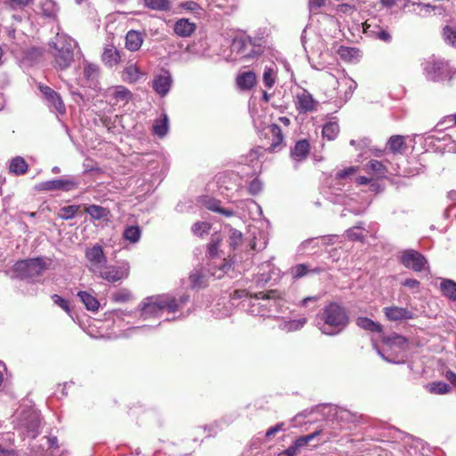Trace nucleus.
<instances>
[{
    "label": "nucleus",
    "mask_w": 456,
    "mask_h": 456,
    "mask_svg": "<svg viewBox=\"0 0 456 456\" xmlns=\"http://www.w3.org/2000/svg\"><path fill=\"white\" fill-rule=\"evenodd\" d=\"M205 206L208 209L214 211V212L223 214L225 216H231L233 214V212L232 210L221 208L220 201H218L215 199H208L206 201Z\"/></svg>",
    "instance_id": "a18cd8bd"
},
{
    "label": "nucleus",
    "mask_w": 456,
    "mask_h": 456,
    "mask_svg": "<svg viewBox=\"0 0 456 456\" xmlns=\"http://www.w3.org/2000/svg\"><path fill=\"white\" fill-rule=\"evenodd\" d=\"M132 295L131 292L126 289H119L114 292L111 296L112 299L118 303H124L130 300Z\"/></svg>",
    "instance_id": "5fc2aeb1"
},
{
    "label": "nucleus",
    "mask_w": 456,
    "mask_h": 456,
    "mask_svg": "<svg viewBox=\"0 0 456 456\" xmlns=\"http://www.w3.org/2000/svg\"><path fill=\"white\" fill-rule=\"evenodd\" d=\"M295 104L299 112L306 113L315 110L317 102L308 91L303 89L297 94Z\"/></svg>",
    "instance_id": "2eb2a0df"
},
{
    "label": "nucleus",
    "mask_w": 456,
    "mask_h": 456,
    "mask_svg": "<svg viewBox=\"0 0 456 456\" xmlns=\"http://www.w3.org/2000/svg\"><path fill=\"white\" fill-rule=\"evenodd\" d=\"M427 390L434 395H446L451 392V387L443 381H436L428 384Z\"/></svg>",
    "instance_id": "e433bc0d"
},
{
    "label": "nucleus",
    "mask_w": 456,
    "mask_h": 456,
    "mask_svg": "<svg viewBox=\"0 0 456 456\" xmlns=\"http://www.w3.org/2000/svg\"><path fill=\"white\" fill-rule=\"evenodd\" d=\"M268 134L272 136V142L269 147L271 151H275L283 142V135L281 127L276 124L268 126Z\"/></svg>",
    "instance_id": "b1692460"
},
{
    "label": "nucleus",
    "mask_w": 456,
    "mask_h": 456,
    "mask_svg": "<svg viewBox=\"0 0 456 456\" xmlns=\"http://www.w3.org/2000/svg\"><path fill=\"white\" fill-rule=\"evenodd\" d=\"M143 43V36L137 30L131 29L126 35L125 46L131 52L138 51Z\"/></svg>",
    "instance_id": "6ab92c4d"
},
{
    "label": "nucleus",
    "mask_w": 456,
    "mask_h": 456,
    "mask_svg": "<svg viewBox=\"0 0 456 456\" xmlns=\"http://www.w3.org/2000/svg\"><path fill=\"white\" fill-rule=\"evenodd\" d=\"M401 263L408 269L421 272L428 264L425 256L414 249H406L402 252Z\"/></svg>",
    "instance_id": "0eeeda50"
},
{
    "label": "nucleus",
    "mask_w": 456,
    "mask_h": 456,
    "mask_svg": "<svg viewBox=\"0 0 456 456\" xmlns=\"http://www.w3.org/2000/svg\"><path fill=\"white\" fill-rule=\"evenodd\" d=\"M77 297L80 298L81 302L84 304L86 308L88 311L96 312L99 309L100 303L92 294L86 291H79L77 293Z\"/></svg>",
    "instance_id": "a878e982"
},
{
    "label": "nucleus",
    "mask_w": 456,
    "mask_h": 456,
    "mask_svg": "<svg viewBox=\"0 0 456 456\" xmlns=\"http://www.w3.org/2000/svg\"><path fill=\"white\" fill-rule=\"evenodd\" d=\"M248 46H252L251 39L246 37H241L234 39L232 44L233 49L236 50L239 54H240L241 58L245 59L253 57L255 53L253 48H251L250 52L247 53L246 48Z\"/></svg>",
    "instance_id": "412c9836"
},
{
    "label": "nucleus",
    "mask_w": 456,
    "mask_h": 456,
    "mask_svg": "<svg viewBox=\"0 0 456 456\" xmlns=\"http://www.w3.org/2000/svg\"><path fill=\"white\" fill-rule=\"evenodd\" d=\"M383 344L388 347L389 350H397L395 357L385 355L380 350H377L378 354L387 362L391 363H403L404 354L408 348V340L403 336L398 334H392L382 338Z\"/></svg>",
    "instance_id": "39448f33"
},
{
    "label": "nucleus",
    "mask_w": 456,
    "mask_h": 456,
    "mask_svg": "<svg viewBox=\"0 0 456 456\" xmlns=\"http://www.w3.org/2000/svg\"><path fill=\"white\" fill-rule=\"evenodd\" d=\"M47 105L52 111H55L60 115L66 113L65 104L58 93L54 95V97L47 101Z\"/></svg>",
    "instance_id": "f704fd0d"
},
{
    "label": "nucleus",
    "mask_w": 456,
    "mask_h": 456,
    "mask_svg": "<svg viewBox=\"0 0 456 456\" xmlns=\"http://www.w3.org/2000/svg\"><path fill=\"white\" fill-rule=\"evenodd\" d=\"M78 186V181L74 177H65L43 182L37 185L41 191H69Z\"/></svg>",
    "instance_id": "6e6552de"
},
{
    "label": "nucleus",
    "mask_w": 456,
    "mask_h": 456,
    "mask_svg": "<svg viewBox=\"0 0 456 456\" xmlns=\"http://www.w3.org/2000/svg\"><path fill=\"white\" fill-rule=\"evenodd\" d=\"M387 145L393 153H401L406 149L405 138L402 135H393L388 140Z\"/></svg>",
    "instance_id": "2f4dec72"
},
{
    "label": "nucleus",
    "mask_w": 456,
    "mask_h": 456,
    "mask_svg": "<svg viewBox=\"0 0 456 456\" xmlns=\"http://www.w3.org/2000/svg\"><path fill=\"white\" fill-rule=\"evenodd\" d=\"M21 426L26 429L28 436L37 437L40 427L39 414L36 411H28L21 419Z\"/></svg>",
    "instance_id": "4468645a"
},
{
    "label": "nucleus",
    "mask_w": 456,
    "mask_h": 456,
    "mask_svg": "<svg viewBox=\"0 0 456 456\" xmlns=\"http://www.w3.org/2000/svg\"><path fill=\"white\" fill-rule=\"evenodd\" d=\"M238 86L242 90H249L256 84V76L253 71H246L238 75Z\"/></svg>",
    "instance_id": "5701e85b"
},
{
    "label": "nucleus",
    "mask_w": 456,
    "mask_h": 456,
    "mask_svg": "<svg viewBox=\"0 0 456 456\" xmlns=\"http://www.w3.org/2000/svg\"><path fill=\"white\" fill-rule=\"evenodd\" d=\"M411 6L412 9H409L407 12L419 17H426L435 10V7L429 4L416 3Z\"/></svg>",
    "instance_id": "c9c22d12"
},
{
    "label": "nucleus",
    "mask_w": 456,
    "mask_h": 456,
    "mask_svg": "<svg viewBox=\"0 0 456 456\" xmlns=\"http://www.w3.org/2000/svg\"><path fill=\"white\" fill-rule=\"evenodd\" d=\"M263 81L266 87L271 88L275 83V70L273 67H265L263 74Z\"/></svg>",
    "instance_id": "8fccbe9b"
},
{
    "label": "nucleus",
    "mask_w": 456,
    "mask_h": 456,
    "mask_svg": "<svg viewBox=\"0 0 456 456\" xmlns=\"http://www.w3.org/2000/svg\"><path fill=\"white\" fill-rule=\"evenodd\" d=\"M39 90L43 94L46 102L49 99L54 97V95L57 94V92H55L54 90H53L51 87H49L47 86H39Z\"/></svg>",
    "instance_id": "e2e57ef3"
},
{
    "label": "nucleus",
    "mask_w": 456,
    "mask_h": 456,
    "mask_svg": "<svg viewBox=\"0 0 456 456\" xmlns=\"http://www.w3.org/2000/svg\"><path fill=\"white\" fill-rule=\"evenodd\" d=\"M424 70L427 79L433 82L442 81L447 74V64L441 60H436L428 63Z\"/></svg>",
    "instance_id": "9b49d317"
},
{
    "label": "nucleus",
    "mask_w": 456,
    "mask_h": 456,
    "mask_svg": "<svg viewBox=\"0 0 456 456\" xmlns=\"http://www.w3.org/2000/svg\"><path fill=\"white\" fill-rule=\"evenodd\" d=\"M366 170L377 176H385L387 173L386 166L382 162L376 159H371L369 161V163L366 165Z\"/></svg>",
    "instance_id": "72a5a7b5"
},
{
    "label": "nucleus",
    "mask_w": 456,
    "mask_h": 456,
    "mask_svg": "<svg viewBox=\"0 0 456 456\" xmlns=\"http://www.w3.org/2000/svg\"><path fill=\"white\" fill-rule=\"evenodd\" d=\"M444 378L454 387H456V373L451 370H448L444 373Z\"/></svg>",
    "instance_id": "774afa93"
},
{
    "label": "nucleus",
    "mask_w": 456,
    "mask_h": 456,
    "mask_svg": "<svg viewBox=\"0 0 456 456\" xmlns=\"http://www.w3.org/2000/svg\"><path fill=\"white\" fill-rule=\"evenodd\" d=\"M86 257L89 262L90 270L95 274L107 264L103 249L100 245H95L86 251Z\"/></svg>",
    "instance_id": "9d476101"
},
{
    "label": "nucleus",
    "mask_w": 456,
    "mask_h": 456,
    "mask_svg": "<svg viewBox=\"0 0 456 456\" xmlns=\"http://www.w3.org/2000/svg\"><path fill=\"white\" fill-rule=\"evenodd\" d=\"M50 45L54 49L53 57L57 67L63 70L70 67L77 43L67 35L57 34Z\"/></svg>",
    "instance_id": "7ed1b4c3"
},
{
    "label": "nucleus",
    "mask_w": 456,
    "mask_h": 456,
    "mask_svg": "<svg viewBox=\"0 0 456 456\" xmlns=\"http://www.w3.org/2000/svg\"><path fill=\"white\" fill-rule=\"evenodd\" d=\"M283 427H284L283 423H279L273 427H271L267 429L265 436L267 437H271V436H274L277 432L283 430Z\"/></svg>",
    "instance_id": "338daca9"
},
{
    "label": "nucleus",
    "mask_w": 456,
    "mask_h": 456,
    "mask_svg": "<svg viewBox=\"0 0 456 456\" xmlns=\"http://www.w3.org/2000/svg\"><path fill=\"white\" fill-rule=\"evenodd\" d=\"M142 75V73L140 72L136 65L129 64L124 69L122 72V78L125 82L135 83L139 80Z\"/></svg>",
    "instance_id": "cd10ccee"
},
{
    "label": "nucleus",
    "mask_w": 456,
    "mask_h": 456,
    "mask_svg": "<svg viewBox=\"0 0 456 456\" xmlns=\"http://www.w3.org/2000/svg\"><path fill=\"white\" fill-rule=\"evenodd\" d=\"M362 224V223H360L356 226L348 229L346 231V236L348 237V239H350L351 240H362L363 235L362 234V232H359L360 230L363 229Z\"/></svg>",
    "instance_id": "864d4df0"
},
{
    "label": "nucleus",
    "mask_w": 456,
    "mask_h": 456,
    "mask_svg": "<svg viewBox=\"0 0 456 456\" xmlns=\"http://www.w3.org/2000/svg\"><path fill=\"white\" fill-rule=\"evenodd\" d=\"M46 269V264L42 257L28 258L16 262L13 273L20 279L36 281Z\"/></svg>",
    "instance_id": "20e7f679"
},
{
    "label": "nucleus",
    "mask_w": 456,
    "mask_h": 456,
    "mask_svg": "<svg viewBox=\"0 0 456 456\" xmlns=\"http://www.w3.org/2000/svg\"><path fill=\"white\" fill-rule=\"evenodd\" d=\"M356 170H357L356 167H349L347 168H345L343 170L338 171L336 174V177L338 178V179H344L346 177H348V176L353 175L354 174H355Z\"/></svg>",
    "instance_id": "680f3d73"
},
{
    "label": "nucleus",
    "mask_w": 456,
    "mask_h": 456,
    "mask_svg": "<svg viewBox=\"0 0 456 456\" xmlns=\"http://www.w3.org/2000/svg\"><path fill=\"white\" fill-rule=\"evenodd\" d=\"M251 298L256 300L261 299L262 302L258 303L257 305H252L251 313L260 315H272V314L277 312V308L280 305L277 299L280 297L277 290H269L267 292H258L254 295H250Z\"/></svg>",
    "instance_id": "423d86ee"
},
{
    "label": "nucleus",
    "mask_w": 456,
    "mask_h": 456,
    "mask_svg": "<svg viewBox=\"0 0 456 456\" xmlns=\"http://www.w3.org/2000/svg\"><path fill=\"white\" fill-rule=\"evenodd\" d=\"M52 300L55 305L62 308L67 314H70V307L69 302L66 299L62 298L57 294H53L52 296Z\"/></svg>",
    "instance_id": "052dcab7"
},
{
    "label": "nucleus",
    "mask_w": 456,
    "mask_h": 456,
    "mask_svg": "<svg viewBox=\"0 0 456 456\" xmlns=\"http://www.w3.org/2000/svg\"><path fill=\"white\" fill-rule=\"evenodd\" d=\"M141 235L142 231L137 225H129L124 230L123 232L124 239L131 243H136L139 241Z\"/></svg>",
    "instance_id": "4c0bfd02"
},
{
    "label": "nucleus",
    "mask_w": 456,
    "mask_h": 456,
    "mask_svg": "<svg viewBox=\"0 0 456 456\" xmlns=\"http://www.w3.org/2000/svg\"><path fill=\"white\" fill-rule=\"evenodd\" d=\"M305 322H306L305 318H302V319H298V320L284 321L280 323L279 328L281 330L290 332V331H295V330H300L301 328L304 327Z\"/></svg>",
    "instance_id": "473e14b6"
},
{
    "label": "nucleus",
    "mask_w": 456,
    "mask_h": 456,
    "mask_svg": "<svg viewBox=\"0 0 456 456\" xmlns=\"http://www.w3.org/2000/svg\"><path fill=\"white\" fill-rule=\"evenodd\" d=\"M31 0H5V4L12 10H23Z\"/></svg>",
    "instance_id": "bf43d9fd"
},
{
    "label": "nucleus",
    "mask_w": 456,
    "mask_h": 456,
    "mask_svg": "<svg viewBox=\"0 0 456 456\" xmlns=\"http://www.w3.org/2000/svg\"><path fill=\"white\" fill-rule=\"evenodd\" d=\"M444 296L456 301V282L452 280L444 279L440 285Z\"/></svg>",
    "instance_id": "c756f323"
},
{
    "label": "nucleus",
    "mask_w": 456,
    "mask_h": 456,
    "mask_svg": "<svg viewBox=\"0 0 456 456\" xmlns=\"http://www.w3.org/2000/svg\"><path fill=\"white\" fill-rule=\"evenodd\" d=\"M248 190L251 194H256L262 190V183L259 180L254 179L249 183Z\"/></svg>",
    "instance_id": "69168bd1"
},
{
    "label": "nucleus",
    "mask_w": 456,
    "mask_h": 456,
    "mask_svg": "<svg viewBox=\"0 0 456 456\" xmlns=\"http://www.w3.org/2000/svg\"><path fill=\"white\" fill-rule=\"evenodd\" d=\"M230 246L232 248H236L242 241V233L240 231L232 229L229 235Z\"/></svg>",
    "instance_id": "4d7b16f0"
},
{
    "label": "nucleus",
    "mask_w": 456,
    "mask_h": 456,
    "mask_svg": "<svg viewBox=\"0 0 456 456\" xmlns=\"http://www.w3.org/2000/svg\"><path fill=\"white\" fill-rule=\"evenodd\" d=\"M322 271L320 267L309 269V266L305 264H297L290 268V274L293 279H300L309 273H320Z\"/></svg>",
    "instance_id": "393cba45"
},
{
    "label": "nucleus",
    "mask_w": 456,
    "mask_h": 456,
    "mask_svg": "<svg viewBox=\"0 0 456 456\" xmlns=\"http://www.w3.org/2000/svg\"><path fill=\"white\" fill-rule=\"evenodd\" d=\"M335 418L342 422H354L357 420V415L350 411L339 408L335 412Z\"/></svg>",
    "instance_id": "09e8293b"
},
{
    "label": "nucleus",
    "mask_w": 456,
    "mask_h": 456,
    "mask_svg": "<svg viewBox=\"0 0 456 456\" xmlns=\"http://www.w3.org/2000/svg\"><path fill=\"white\" fill-rule=\"evenodd\" d=\"M335 82L338 85L337 97L341 103L346 102L356 88V83L348 77H343L339 80H335Z\"/></svg>",
    "instance_id": "dca6fc26"
},
{
    "label": "nucleus",
    "mask_w": 456,
    "mask_h": 456,
    "mask_svg": "<svg viewBox=\"0 0 456 456\" xmlns=\"http://www.w3.org/2000/svg\"><path fill=\"white\" fill-rule=\"evenodd\" d=\"M28 166L25 159L22 157H15L13 158L9 166V170L11 173L16 175H21L27 173Z\"/></svg>",
    "instance_id": "bb28decb"
},
{
    "label": "nucleus",
    "mask_w": 456,
    "mask_h": 456,
    "mask_svg": "<svg viewBox=\"0 0 456 456\" xmlns=\"http://www.w3.org/2000/svg\"><path fill=\"white\" fill-rule=\"evenodd\" d=\"M320 433H321V431H316L310 435L300 436L294 442V444L299 450L300 448L305 446L310 441H312L314 437H316Z\"/></svg>",
    "instance_id": "13d9d810"
},
{
    "label": "nucleus",
    "mask_w": 456,
    "mask_h": 456,
    "mask_svg": "<svg viewBox=\"0 0 456 456\" xmlns=\"http://www.w3.org/2000/svg\"><path fill=\"white\" fill-rule=\"evenodd\" d=\"M102 61L106 66L112 68L120 62V52L114 45H106L102 54Z\"/></svg>",
    "instance_id": "a211bd4d"
},
{
    "label": "nucleus",
    "mask_w": 456,
    "mask_h": 456,
    "mask_svg": "<svg viewBox=\"0 0 456 456\" xmlns=\"http://www.w3.org/2000/svg\"><path fill=\"white\" fill-rule=\"evenodd\" d=\"M456 125V114L444 118L437 125V130H444Z\"/></svg>",
    "instance_id": "6e6d98bb"
},
{
    "label": "nucleus",
    "mask_w": 456,
    "mask_h": 456,
    "mask_svg": "<svg viewBox=\"0 0 456 456\" xmlns=\"http://www.w3.org/2000/svg\"><path fill=\"white\" fill-rule=\"evenodd\" d=\"M109 95L115 100V104H126L132 98V93L123 86H118L109 90Z\"/></svg>",
    "instance_id": "aec40b11"
},
{
    "label": "nucleus",
    "mask_w": 456,
    "mask_h": 456,
    "mask_svg": "<svg viewBox=\"0 0 456 456\" xmlns=\"http://www.w3.org/2000/svg\"><path fill=\"white\" fill-rule=\"evenodd\" d=\"M86 212L94 220H102L106 218L110 215V210L99 205H89L86 208Z\"/></svg>",
    "instance_id": "c85d7f7f"
},
{
    "label": "nucleus",
    "mask_w": 456,
    "mask_h": 456,
    "mask_svg": "<svg viewBox=\"0 0 456 456\" xmlns=\"http://www.w3.org/2000/svg\"><path fill=\"white\" fill-rule=\"evenodd\" d=\"M196 24L191 22L188 19L182 18L175 21L174 32L181 37H188L196 30Z\"/></svg>",
    "instance_id": "f3484780"
},
{
    "label": "nucleus",
    "mask_w": 456,
    "mask_h": 456,
    "mask_svg": "<svg viewBox=\"0 0 456 456\" xmlns=\"http://www.w3.org/2000/svg\"><path fill=\"white\" fill-rule=\"evenodd\" d=\"M383 313L386 318L390 322L412 320L415 316L413 312L409 308L395 305L384 307Z\"/></svg>",
    "instance_id": "f8f14e48"
},
{
    "label": "nucleus",
    "mask_w": 456,
    "mask_h": 456,
    "mask_svg": "<svg viewBox=\"0 0 456 456\" xmlns=\"http://www.w3.org/2000/svg\"><path fill=\"white\" fill-rule=\"evenodd\" d=\"M339 133V126L337 122H329L322 128V135L328 140H334Z\"/></svg>",
    "instance_id": "c03bdc74"
},
{
    "label": "nucleus",
    "mask_w": 456,
    "mask_h": 456,
    "mask_svg": "<svg viewBox=\"0 0 456 456\" xmlns=\"http://www.w3.org/2000/svg\"><path fill=\"white\" fill-rule=\"evenodd\" d=\"M168 131V118L166 114L162 115L161 118L155 121L153 125V133L159 137H163Z\"/></svg>",
    "instance_id": "ea45409f"
},
{
    "label": "nucleus",
    "mask_w": 456,
    "mask_h": 456,
    "mask_svg": "<svg viewBox=\"0 0 456 456\" xmlns=\"http://www.w3.org/2000/svg\"><path fill=\"white\" fill-rule=\"evenodd\" d=\"M80 208L79 205H69L60 209L59 217L62 220H69L76 216Z\"/></svg>",
    "instance_id": "49530a36"
},
{
    "label": "nucleus",
    "mask_w": 456,
    "mask_h": 456,
    "mask_svg": "<svg viewBox=\"0 0 456 456\" xmlns=\"http://www.w3.org/2000/svg\"><path fill=\"white\" fill-rule=\"evenodd\" d=\"M179 307L177 300L169 295H158L145 298L142 303L141 315L145 320L159 317L165 310L174 313Z\"/></svg>",
    "instance_id": "f03ea898"
},
{
    "label": "nucleus",
    "mask_w": 456,
    "mask_h": 456,
    "mask_svg": "<svg viewBox=\"0 0 456 456\" xmlns=\"http://www.w3.org/2000/svg\"><path fill=\"white\" fill-rule=\"evenodd\" d=\"M172 77L168 70H162L159 74L156 75L152 80V88L160 96H165L168 94L172 85Z\"/></svg>",
    "instance_id": "ddd939ff"
},
{
    "label": "nucleus",
    "mask_w": 456,
    "mask_h": 456,
    "mask_svg": "<svg viewBox=\"0 0 456 456\" xmlns=\"http://www.w3.org/2000/svg\"><path fill=\"white\" fill-rule=\"evenodd\" d=\"M326 0H308V8L310 12L316 11L324 6Z\"/></svg>",
    "instance_id": "0e129e2a"
},
{
    "label": "nucleus",
    "mask_w": 456,
    "mask_h": 456,
    "mask_svg": "<svg viewBox=\"0 0 456 456\" xmlns=\"http://www.w3.org/2000/svg\"><path fill=\"white\" fill-rule=\"evenodd\" d=\"M221 237L219 234H214L211 237L210 242L208 245V256L210 258L218 256V248L221 243Z\"/></svg>",
    "instance_id": "de8ad7c7"
},
{
    "label": "nucleus",
    "mask_w": 456,
    "mask_h": 456,
    "mask_svg": "<svg viewBox=\"0 0 456 456\" xmlns=\"http://www.w3.org/2000/svg\"><path fill=\"white\" fill-rule=\"evenodd\" d=\"M100 74L99 66L94 63L86 62L84 66V77L86 80L94 81L97 79Z\"/></svg>",
    "instance_id": "37998d69"
},
{
    "label": "nucleus",
    "mask_w": 456,
    "mask_h": 456,
    "mask_svg": "<svg viewBox=\"0 0 456 456\" xmlns=\"http://www.w3.org/2000/svg\"><path fill=\"white\" fill-rule=\"evenodd\" d=\"M310 144L307 140H300L296 142L294 149L291 151V158L296 161L305 159L309 154Z\"/></svg>",
    "instance_id": "4be33fe9"
},
{
    "label": "nucleus",
    "mask_w": 456,
    "mask_h": 456,
    "mask_svg": "<svg viewBox=\"0 0 456 456\" xmlns=\"http://www.w3.org/2000/svg\"><path fill=\"white\" fill-rule=\"evenodd\" d=\"M192 288H202L206 285L205 275L201 269H194L189 277Z\"/></svg>",
    "instance_id": "a19ab883"
},
{
    "label": "nucleus",
    "mask_w": 456,
    "mask_h": 456,
    "mask_svg": "<svg viewBox=\"0 0 456 456\" xmlns=\"http://www.w3.org/2000/svg\"><path fill=\"white\" fill-rule=\"evenodd\" d=\"M95 274L109 282H116L128 277L129 267L125 265L115 266L105 265L101 268V271L97 272Z\"/></svg>",
    "instance_id": "1a4fd4ad"
},
{
    "label": "nucleus",
    "mask_w": 456,
    "mask_h": 456,
    "mask_svg": "<svg viewBox=\"0 0 456 456\" xmlns=\"http://www.w3.org/2000/svg\"><path fill=\"white\" fill-rule=\"evenodd\" d=\"M40 8L46 17H55L59 11L57 4L53 0H41Z\"/></svg>",
    "instance_id": "58836bf2"
},
{
    "label": "nucleus",
    "mask_w": 456,
    "mask_h": 456,
    "mask_svg": "<svg viewBox=\"0 0 456 456\" xmlns=\"http://www.w3.org/2000/svg\"><path fill=\"white\" fill-rule=\"evenodd\" d=\"M144 5L154 11H168L171 8L169 0H144Z\"/></svg>",
    "instance_id": "79ce46f5"
},
{
    "label": "nucleus",
    "mask_w": 456,
    "mask_h": 456,
    "mask_svg": "<svg viewBox=\"0 0 456 456\" xmlns=\"http://www.w3.org/2000/svg\"><path fill=\"white\" fill-rule=\"evenodd\" d=\"M356 324L365 330L371 332H379L380 333L382 331V325L379 322H375L370 318L367 317H359L356 320Z\"/></svg>",
    "instance_id": "7c9ffc66"
},
{
    "label": "nucleus",
    "mask_w": 456,
    "mask_h": 456,
    "mask_svg": "<svg viewBox=\"0 0 456 456\" xmlns=\"http://www.w3.org/2000/svg\"><path fill=\"white\" fill-rule=\"evenodd\" d=\"M211 225L206 222H198L192 226V232L200 237L209 232Z\"/></svg>",
    "instance_id": "603ef678"
},
{
    "label": "nucleus",
    "mask_w": 456,
    "mask_h": 456,
    "mask_svg": "<svg viewBox=\"0 0 456 456\" xmlns=\"http://www.w3.org/2000/svg\"><path fill=\"white\" fill-rule=\"evenodd\" d=\"M443 37L446 43L456 47V29L445 26L443 29Z\"/></svg>",
    "instance_id": "3c124183"
},
{
    "label": "nucleus",
    "mask_w": 456,
    "mask_h": 456,
    "mask_svg": "<svg viewBox=\"0 0 456 456\" xmlns=\"http://www.w3.org/2000/svg\"><path fill=\"white\" fill-rule=\"evenodd\" d=\"M321 322H318L322 333L334 336L342 331L348 324L349 318L343 306L337 303H330L326 305L320 315Z\"/></svg>",
    "instance_id": "f257e3e1"
}]
</instances>
